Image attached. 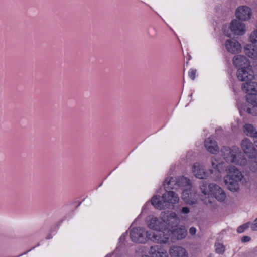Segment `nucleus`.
<instances>
[{
	"label": "nucleus",
	"instance_id": "nucleus-19",
	"mask_svg": "<svg viewBox=\"0 0 257 257\" xmlns=\"http://www.w3.org/2000/svg\"><path fill=\"white\" fill-rule=\"evenodd\" d=\"M247 101L250 104L249 107H248L246 112L252 115H257V96L247 97Z\"/></svg>",
	"mask_w": 257,
	"mask_h": 257
},
{
	"label": "nucleus",
	"instance_id": "nucleus-25",
	"mask_svg": "<svg viewBox=\"0 0 257 257\" xmlns=\"http://www.w3.org/2000/svg\"><path fill=\"white\" fill-rule=\"evenodd\" d=\"M177 187H184V189L189 190L191 187L190 180L186 177L181 176L177 178Z\"/></svg>",
	"mask_w": 257,
	"mask_h": 257
},
{
	"label": "nucleus",
	"instance_id": "nucleus-29",
	"mask_svg": "<svg viewBox=\"0 0 257 257\" xmlns=\"http://www.w3.org/2000/svg\"><path fill=\"white\" fill-rule=\"evenodd\" d=\"M250 169L253 172H257V159L255 158L252 161L250 165Z\"/></svg>",
	"mask_w": 257,
	"mask_h": 257
},
{
	"label": "nucleus",
	"instance_id": "nucleus-35",
	"mask_svg": "<svg viewBox=\"0 0 257 257\" xmlns=\"http://www.w3.org/2000/svg\"><path fill=\"white\" fill-rule=\"evenodd\" d=\"M250 239L251 238L249 236H244L241 238V240L242 242H247L249 241Z\"/></svg>",
	"mask_w": 257,
	"mask_h": 257
},
{
	"label": "nucleus",
	"instance_id": "nucleus-37",
	"mask_svg": "<svg viewBox=\"0 0 257 257\" xmlns=\"http://www.w3.org/2000/svg\"><path fill=\"white\" fill-rule=\"evenodd\" d=\"M252 138H253L254 144L257 146V132L256 134H255Z\"/></svg>",
	"mask_w": 257,
	"mask_h": 257
},
{
	"label": "nucleus",
	"instance_id": "nucleus-7",
	"mask_svg": "<svg viewBox=\"0 0 257 257\" xmlns=\"http://www.w3.org/2000/svg\"><path fill=\"white\" fill-rule=\"evenodd\" d=\"M241 147L244 152L249 157L255 158L256 150L254 147L252 143L248 139H244L241 143Z\"/></svg>",
	"mask_w": 257,
	"mask_h": 257
},
{
	"label": "nucleus",
	"instance_id": "nucleus-20",
	"mask_svg": "<svg viewBox=\"0 0 257 257\" xmlns=\"http://www.w3.org/2000/svg\"><path fill=\"white\" fill-rule=\"evenodd\" d=\"M204 146L206 150L211 153L215 154L219 151L216 141L210 138L205 140Z\"/></svg>",
	"mask_w": 257,
	"mask_h": 257
},
{
	"label": "nucleus",
	"instance_id": "nucleus-15",
	"mask_svg": "<svg viewBox=\"0 0 257 257\" xmlns=\"http://www.w3.org/2000/svg\"><path fill=\"white\" fill-rule=\"evenodd\" d=\"M227 50L232 53H238L241 51L240 44L235 40H228L225 42Z\"/></svg>",
	"mask_w": 257,
	"mask_h": 257
},
{
	"label": "nucleus",
	"instance_id": "nucleus-4",
	"mask_svg": "<svg viewBox=\"0 0 257 257\" xmlns=\"http://www.w3.org/2000/svg\"><path fill=\"white\" fill-rule=\"evenodd\" d=\"M220 151L221 155L227 162L241 165H244L246 163V160L244 158L241 159L240 162L241 153L238 147H233L232 148H230L223 146Z\"/></svg>",
	"mask_w": 257,
	"mask_h": 257
},
{
	"label": "nucleus",
	"instance_id": "nucleus-40",
	"mask_svg": "<svg viewBox=\"0 0 257 257\" xmlns=\"http://www.w3.org/2000/svg\"><path fill=\"white\" fill-rule=\"evenodd\" d=\"M203 198V196H202V198H201V200H202V199ZM206 198H207V197H206L205 199L203 198V199H205Z\"/></svg>",
	"mask_w": 257,
	"mask_h": 257
},
{
	"label": "nucleus",
	"instance_id": "nucleus-2",
	"mask_svg": "<svg viewBox=\"0 0 257 257\" xmlns=\"http://www.w3.org/2000/svg\"><path fill=\"white\" fill-rule=\"evenodd\" d=\"M201 192L204 196L207 195L208 198L202 199L204 204H208L212 203L213 196L219 201H223L226 198V194L224 190L218 185L215 183H209L205 181H202L200 184Z\"/></svg>",
	"mask_w": 257,
	"mask_h": 257
},
{
	"label": "nucleus",
	"instance_id": "nucleus-33",
	"mask_svg": "<svg viewBox=\"0 0 257 257\" xmlns=\"http://www.w3.org/2000/svg\"><path fill=\"white\" fill-rule=\"evenodd\" d=\"M251 228L253 231L257 230V218L253 221L251 225Z\"/></svg>",
	"mask_w": 257,
	"mask_h": 257
},
{
	"label": "nucleus",
	"instance_id": "nucleus-28",
	"mask_svg": "<svg viewBox=\"0 0 257 257\" xmlns=\"http://www.w3.org/2000/svg\"><path fill=\"white\" fill-rule=\"evenodd\" d=\"M250 40L252 44L257 43V30L251 33L250 36Z\"/></svg>",
	"mask_w": 257,
	"mask_h": 257
},
{
	"label": "nucleus",
	"instance_id": "nucleus-32",
	"mask_svg": "<svg viewBox=\"0 0 257 257\" xmlns=\"http://www.w3.org/2000/svg\"><path fill=\"white\" fill-rule=\"evenodd\" d=\"M196 70H192L189 73V77L193 80L195 78Z\"/></svg>",
	"mask_w": 257,
	"mask_h": 257
},
{
	"label": "nucleus",
	"instance_id": "nucleus-8",
	"mask_svg": "<svg viewBox=\"0 0 257 257\" xmlns=\"http://www.w3.org/2000/svg\"><path fill=\"white\" fill-rule=\"evenodd\" d=\"M231 31L236 35H242L245 31V26L243 23L238 19L233 20L229 26Z\"/></svg>",
	"mask_w": 257,
	"mask_h": 257
},
{
	"label": "nucleus",
	"instance_id": "nucleus-26",
	"mask_svg": "<svg viewBox=\"0 0 257 257\" xmlns=\"http://www.w3.org/2000/svg\"><path fill=\"white\" fill-rule=\"evenodd\" d=\"M244 133L248 136L252 137L255 134H256L257 131L254 126L249 124H246L243 126Z\"/></svg>",
	"mask_w": 257,
	"mask_h": 257
},
{
	"label": "nucleus",
	"instance_id": "nucleus-6",
	"mask_svg": "<svg viewBox=\"0 0 257 257\" xmlns=\"http://www.w3.org/2000/svg\"><path fill=\"white\" fill-rule=\"evenodd\" d=\"M161 218L164 225L166 224L172 229L177 227L179 223V219L175 212H162L161 213Z\"/></svg>",
	"mask_w": 257,
	"mask_h": 257
},
{
	"label": "nucleus",
	"instance_id": "nucleus-1",
	"mask_svg": "<svg viewBox=\"0 0 257 257\" xmlns=\"http://www.w3.org/2000/svg\"><path fill=\"white\" fill-rule=\"evenodd\" d=\"M130 237L132 241L138 243H144L150 239L153 242L165 244L168 238L162 232L153 233L146 231L143 228H133L130 231Z\"/></svg>",
	"mask_w": 257,
	"mask_h": 257
},
{
	"label": "nucleus",
	"instance_id": "nucleus-34",
	"mask_svg": "<svg viewBox=\"0 0 257 257\" xmlns=\"http://www.w3.org/2000/svg\"><path fill=\"white\" fill-rule=\"evenodd\" d=\"M190 210L189 208L187 207H182L181 209V213L183 214H188Z\"/></svg>",
	"mask_w": 257,
	"mask_h": 257
},
{
	"label": "nucleus",
	"instance_id": "nucleus-16",
	"mask_svg": "<svg viewBox=\"0 0 257 257\" xmlns=\"http://www.w3.org/2000/svg\"><path fill=\"white\" fill-rule=\"evenodd\" d=\"M162 199H165L170 206V204H176L178 202L179 197L178 195L174 191H166V192L162 195Z\"/></svg>",
	"mask_w": 257,
	"mask_h": 257
},
{
	"label": "nucleus",
	"instance_id": "nucleus-21",
	"mask_svg": "<svg viewBox=\"0 0 257 257\" xmlns=\"http://www.w3.org/2000/svg\"><path fill=\"white\" fill-rule=\"evenodd\" d=\"M149 253L151 257H168L167 251L161 248L158 245L151 246Z\"/></svg>",
	"mask_w": 257,
	"mask_h": 257
},
{
	"label": "nucleus",
	"instance_id": "nucleus-22",
	"mask_svg": "<svg viewBox=\"0 0 257 257\" xmlns=\"http://www.w3.org/2000/svg\"><path fill=\"white\" fill-rule=\"evenodd\" d=\"M244 52L249 57L257 60V47L251 44L246 45L244 47Z\"/></svg>",
	"mask_w": 257,
	"mask_h": 257
},
{
	"label": "nucleus",
	"instance_id": "nucleus-5",
	"mask_svg": "<svg viewBox=\"0 0 257 257\" xmlns=\"http://www.w3.org/2000/svg\"><path fill=\"white\" fill-rule=\"evenodd\" d=\"M224 164L223 162H219L216 159L211 158V165L212 168L209 169V171L211 174H214V180H219L221 178V173L224 171L226 167V166H223Z\"/></svg>",
	"mask_w": 257,
	"mask_h": 257
},
{
	"label": "nucleus",
	"instance_id": "nucleus-10",
	"mask_svg": "<svg viewBox=\"0 0 257 257\" xmlns=\"http://www.w3.org/2000/svg\"><path fill=\"white\" fill-rule=\"evenodd\" d=\"M251 15V9L247 6H240L236 10L235 15L240 21H246L249 19Z\"/></svg>",
	"mask_w": 257,
	"mask_h": 257
},
{
	"label": "nucleus",
	"instance_id": "nucleus-36",
	"mask_svg": "<svg viewBox=\"0 0 257 257\" xmlns=\"http://www.w3.org/2000/svg\"><path fill=\"white\" fill-rule=\"evenodd\" d=\"M196 230L195 227H191L189 229V233L191 235H194L196 233Z\"/></svg>",
	"mask_w": 257,
	"mask_h": 257
},
{
	"label": "nucleus",
	"instance_id": "nucleus-31",
	"mask_svg": "<svg viewBox=\"0 0 257 257\" xmlns=\"http://www.w3.org/2000/svg\"><path fill=\"white\" fill-rule=\"evenodd\" d=\"M188 190H189L185 189L183 192H182V198L186 202H188L189 201Z\"/></svg>",
	"mask_w": 257,
	"mask_h": 257
},
{
	"label": "nucleus",
	"instance_id": "nucleus-39",
	"mask_svg": "<svg viewBox=\"0 0 257 257\" xmlns=\"http://www.w3.org/2000/svg\"><path fill=\"white\" fill-rule=\"evenodd\" d=\"M142 257H149V256L147 255H143Z\"/></svg>",
	"mask_w": 257,
	"mask_h": 257
},
{
	"label": "nucleus",
	"instance_id": "nucleus-27",
	"mask_svg": "<svg viewBox=\"0 0 257 257\" xmlns=\"http://www.w3.org/2000/svg\"><path fill=\"white\" fill-rule=\"evenodd\" d=\"M215 251L217 253L223 254L225 251V246L221 243H215Z\"/></svg>",
	"mask_w": 257,
	"mask_h": 257
},
{
	"label": "nucleus",
	"instance_id": "nucleus-18",
	"mask_svg": "<svg viewBox=\"0 0 257 257\" xmlns=\"http://www.w3.org/2000/svg\"><path fill=\"white\" fill-rule=\"evenodd\" d=\"M169 253L171 257H188L186 250L181 246H172L169 250Z\"/></svg>",
	"mask_w": 257,
	"mask_h": 257
},
{
	"label": "nucleus",
	"instance_id": "nucleus-38",
	"mask_svg": "<svg viewBox=\"0 0 257 257\" xmlns=\"http://www.w3.org/2000/svg\"><path fill=\"white\" fill-rule=\"evenodd\" d=\"M224 33L225 35H226V36H227L228 37H230V36L228 35V34L227 33H226L225 31H224Z\"/></svg>",
	"mask_w": 257,
	"mask_h": 257
},
{
	"label": "nucleus",
	"instance_id": "nucleus-9",
	"mask_svg": "<svg viewBox=\"0 0 257 257\" xmlns=\"http://www.w3.org/2000/svg\"><path fill=\"white\" fill-rule=\"evenodd\" d=\"M237 77L239 81L246 82L251 81L254 78V75L252 71L248 67L239 69L237 71Z\"/></svg>",
	"mask_w": 257,
	"mask_h": 257
},
{
	"label": "nucleus",
	"instance_id": "nucleus-24",
	"mask_svg": "<svg viewBox=\"0 0 257 257\" xmlns=\"http://www.w3.org/2000/svg\"><path fill=\"white\" fill-rule=\"evenodd\" d=\"M186 235V231L184 228L177 227L173 229L171 231V236L172 238H175L177 240L184 238Z\"/></svg>",
	"mask_w": 257,
	"mask_h": 257
},
{
	"label": "nucleus",
	"instance_id": "nucleus-3",
	"mask_svg": "<svg viewBox=\"0 0 257 257\" xmlns=\"http://www.w3.org/2000/svg\"><path fill=\"white\" fill-rule=\"evenodd\" d=\"M227 175L225 177V184L231 191H236L239 189V182L241 181L243 175L235 166L228 165L225 170Z\"/></svg>",
	"mask_w": 257,
	"mask_h": 257
},
{
	"label": "nucleus",
	"instance_id": "nucleus-13",
	"mask_svg": "<svg viewBox=\"0 0 257 257\" xmlns=\"http://www.w3.org/2000/svg\"><path fill=\"white\" fill-rule=\"evenodd\" d=\"M148 226L149 228L156 230V232L160 231L163 232L164 233L165 236L167 235L169 238V235L165 234V232L162 231L165 227L164 222L162 220V221H160L158 220V218L156 217H152L148 223Z\"/></svg>",
	"mask_w": 257,
	"mask_h": 257
},
{
	"label": "nucleus",
	"instance_id": "nucleus-12",
	"mask_svg": "<svg viewBox=\"0 0 257 257\" xmlns=\"http://www.w3.org/2000/svg\"><path fill=\"white\" fill-rule=\"evenodd\" d=\"M242 90L248 93L247 97L256 96L257 93V83L249 81L244 83L242 85Z\"/></svg>",
	"mask_w": 257,
	"mask_h": 257
},
{
	"label": "nucleus",
	"instance_id": "nucleus-17",
	"mask_svg": "<svg viewBox=\"0 0 257 257\" xmlns=\"http://www.w3.org/2000/svg\"><path fill=\"white\" fill-rule=\"evenodd\" d=\"M192 172L193 175L200 179H204L206 176V172L203 166L199 163H195L192 166Z\"/></svg>",
	"mask_w": 257,
	"mask_h": 257
},
{
	"label": "nucleus",
	"instance_id": "nucleus-30",
	"mask_svg": "<svg viewBox=\"0 0 257 257\" xmlns=\"http://www.w3.org/2000/svg\"><path fill=\"white\" fill-rule=\"evenodd\" d=\"M250 225V223L248 222L247 223L244 224L242 225L239 226L237 228V232L238 233H242L243 232L245 229H247L248 227H249Z\"/></svg>",
	"mask_w": 257,
	"mask_h": 257
},
{
	"label": "nucleus",
	"instance_id": "nucleus-11",
	"mask_svg": "<svg viewBox=\"0 0 257 257\" xmlns=\"http://www.w3.org/2000/svg\"><path fill=\"white\" fill-rule=\"evenodd\" d=\"M233 65L239 69L247 68L250 66L249 60L244 56L238 55L235 56L232 59Z\"/></svg>",
	"mask_w": 257,
	"mask_h": 257
},
{
	"label": "nucleus",
	"instance_id": "nucleus-23",
	"mask_svg": "<svg viewBox=\"0 0 257 257\" xmlns=\"http://www.w3.org/2000/svg\"><path fill=\"white\" fill-rule=\"evenodd\" d=\"M163 185L165 190L177 189V178L175 177L167 178L164 182Z\"/></svg>",
	"mask_w": 257,
	"mask_h": 257
},
{
	"label": "nucleus",
	"instance_id": "nucleus-14",
	"mask_svg": "<svg viewBox=\"0 0 257 257\" xmlns=\"http://www.w3.org/2000/svg\"><path fill=\"white\" fill-rule=\"evenodd\" d=\"M151 203L156 208L160 210L165 209L169 207L166 200L162 199V196H154L152 198Z\"/></svg>",
	"mask_w": 257,
	"mask_h": 257
}]
</instances>
